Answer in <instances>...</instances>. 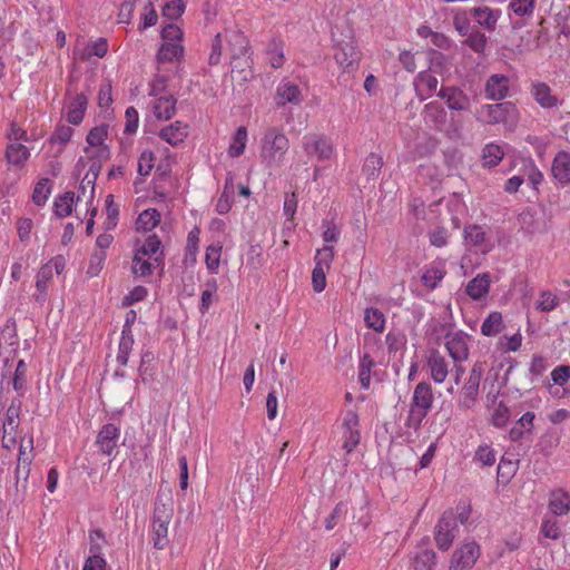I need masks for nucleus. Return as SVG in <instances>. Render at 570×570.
<instances>
[{"label": "nucleus", "instance_id": "nucleus-59", "mask_svg": "<svg viewBox=\"0 0 570 570\" xmlns=\"http://www.w3.org/2000/svg\"><path fill=\"white\" fill-rule=\"evenodd\" d=\"M107 137V126L101 125L94 127L87 135V142L92 147L101 146Z\"/></svg>", "mask_w": 570, "mask_h": 570}, {"label": "nucleus", "instance_id": "nucleus-40", "mask_svg": "<svg viewBox=\"0 0 570 570\" xmlns=\"http://www.w3.org/2000/svg\"><path fill=\"white\" fill-rule=\"evenodd\" d=\"M246 141H247V129H246V127L240 126L237 128V130L233 137V140L229 145V148H228L229 157H232V158L239 157L245 150Z\"/></svg>", "mask_w": 570, "mask_h": 570}, {"label": "nucleus", "instance_id": "nucleus-28", "mask_svg": "<svg viewBox=\"0 0 570 570\" xmlns=\"http://www.w3.org/2000/svg\"><path fill=\"white\" fill-rule=\"evenodd\" d=\"M532 92L542 108H553L558 105V98L551 94L550 87L544 82L533 85Z\"/></svg>", "mask_w": 570, "mask_h": 570}, {"label": "nucleus", "instance_id": "nucleus-51", "mask_svg": "<svg viewBox=\"0 0 570 570\" xmlns=\"http://www.w3.org/2000/svg\"><path fill=\"white\" fill-rule=\"evenodd\" d=\"M559 305V297L550 291H542L537 303V308L542 312H551Z\"/></svg>", "mask_w": 570, "mask_h": 570}, {"label": "nucleus", "instance_id": "nucleus-55", "mask_svg": "<svg viewBox=\"0 0 570 570\" xmlns=\"http://www.w3.org/2000/svg\"><path fill=\"white\" fill-rule=\"evenodd\" d=\"M27 364L23 360L18 361L13 372L12 385L16 391H21L26 385Z\"/></svg>", "mask_w": 570, "mask_h": 570}, {"label": "nucleus", "instance_id": "nucleus-42", "mask_svg": "<svg viewBox=\"0 0 570 570\" xmlns=\"http://www.w3.org/2000/svg\"><path fill=\"white\" fill-rule=\"evenodd\" d=\"M364 322L368 328L375 332H383L385 327L384 314L374 307H368L364 312Z\"/></svg>", "mask_w": 570, "mask_h": 570}, {"label": "nucleus", "instance_id": "nucleus-47", "mask_svg": "<svg viewBox=\"0 0 570 570\" xmlns=\"http://www.w3.org/2000/svg\"><path fill=\"white\" fill-rule=\"evenodd\" d=\"M17 350L16 348H3L0 346V360H1V368L0 376L1 379H6L12 374L13 361L16 358Z\"/></svg>", "mask_w": 570, "mask_h": 570}, {"label": "nucleus", "instance_id": "nucleus-37", "mask_svg": "<svg viewBox=\"0 0 570 570\" xmlns=\"http://www.w3.org/2000/svg\"><path fill=\"white\" fill-rule=\"evenodd\" d=\"M75 202V193L66 191L56 198L53 203L55 214L60 217H67L72 213V205Z\"/></svg>", "mask_w": 570, "mask_h": 570}, {"label": "nucleus", "instance_id": "nucleus-38", "mask_svg": "<svg viewBox=\"0 0 570 570\" xmlns=\"http://www.w3.org/2000/svg\"><path fill=\"white\" fill-rule=\"evenodd\" d=\"M156 266L158 265L154 261L151 262L150 259H146V256L135 253L131 272L136 276L146 277L151 275Z\"/></svg>", "mask_w": 570, "mask_h": 570}, {"label": "nucleus", "instance_id": "nucleus-60", "mask_svg": "<svg viewBox=\"0 0 570 570\" xmlns=\"http://www.w3.org/2000/svg\"><path fill=\"white\" fill-rule=\"evenodd\" d=\"M73 134V129L67 125H60L56 128L50 137V142H59L66 145Z\"/></svg>", "mask_w": 570, "mask_h": 570}, {"label": "nucleus", "instance_id": "nucleus-53", "mask_svg": "<svg viewBox=\"0 0 570 570\" xmlns=\"http://www.w3.org/2000/svg\"><path fill=\"white\" fill-rule=\"evenodd\" d=\"M185 8L183 0H171L164 6L163 14L165 18L176 20L184 13Z\"/></svg>", "mask_w": 570, "mask_h": 570}, {"label": "nucleus", "instance_id": "nucleus-26", "mask_svg": "<svg viewBox=\"0 0 570 570\" xmlns=\"http://www.w3.org/2000/svg\"><path fill=\"white\" fill-rule=\"evenodd\" d=\"M88 105L87 96L83 94H78L71 101L68 114H67V120L68 122L72 125H79L85 116L86 109Z\"/></svg>", "mask_w": 570, "mask_h": 570}, {"label": "nucleus", "instance_id": "nucleus-56", "mask_svg": "<svg viewBox=\"0 0 570 570\" xmlns=\"http://www.w3.org/2000/svg\"><path fill=\"white\" fill-rule=\"evenodd\" d=\"M446 68V58L445 56L436 50L430 51V66L429 70L433 73H442Z\"/></svg>", "mask_w": 570, "mask_h": 570}, {"label": "nucleus", "instance_id": "nucleus-2", "mask_svg": "<svg viewBox=\"0 0 570 570\" xmlns=\"http://www.w3.org/2000/svg\"><path fill=\"white\" fill-rule=\"evenodd\" d=\"M289 147L288 138L277 128H269L262 139V157L268 166H278Z\"/></svg>", "mask_w": 570, "mask_h": 570}, {"label": "nucleus", "instance_id": "nucleus-12", "mask_svg": "<svg viewBox=\"0 0 570 570\" xmlns=\"http://www.w3.org/2000/svg\"><path fill=\"white\" fill-rule=\"evenodd\" d=\"M515 111L511 102H499L482 107L481 117L483 121L490 125L505 122Z\"/></svg>", "mask_w": 570, "mask_h": 570}, {"label": "nucleus", "instance_id": "nucleus-21", "mask_svg": "<svg viewBox=\"0 0 570 570\" xmlns=\"http://www.w3.org/2000/svg\"><path fill=\"white\" fill-rule=\"evenodd\" d=\"M277 106L285 104L298 105L302 101V92L298 86L286 81L278 85L276 90Z\"/></svg>", "mask_w": 570, "mask_h": 570}, {"label": "nucleus", "instance_id": "nucleus-49", "mask_svg": "<svg viewBox=\"0 0 570 570\" xmlns=\"http://www.w3.org/2000/svg\"><path fill=\"white\" fill-rule=\"evenodd\" d=\"M503 157V151L499 145L488 144L483 148V165L488 167L497 166Z\"/></svg>", "mask_w": 570, "mask_h": 570}, {"label": "nucleus", "instance_id": "nucleus-50", "mask_svg": "<svg viewBox=\"0 0 570 570\" xmlns=\"http://www.w3.org/2000/svg\"><path fill=\"white\" fill-rule=\"evenodd\" d=\"M51 193L50 179L42 178L40 179L32 193V200L36 205L41 206L45 205L49 195Z\"/></svg>", "mask_w": 570, "mask_h": 570}, {"label": "nucleus", "instance_id": "nucleus-4", "mask_svg": "<svg viewBox=\"0 0 570 570\" xmlns=\"http://www.w3.org/2000/svg\"><path fill=\"white\" fill-rule=\"evenodd\" d=\"M334 59L344 71H352L357 68L361 60V52L354 45L352 37L337 39L333 32Z\"/></svg>", "mask_w": 570, "mask_h": 570}, {"label": "nucleus", "instance_id": "nucleus-63", "mask_svg": "<svg viewBox=\"0 0 570 570\" xmlns=\"http://www.w3.org/2000/svg\"><path fill=\"white\" fill-rule=\"evenodd\" d=\"M154 160L155 156L150 151H144L140 155L139 161H138V174L140 176H147L154 168Z\"/></svg>", "mask_w": 570, "mask_h": 570}, {"label": "nucleus", "instance_id": "nucleus-34", "mask_svg": "<svg viewBox=\"0 0 570 570\" xmlns=\"http://www.w3.org/2000/svg\"><path fill=\"white\" fill-rule=\"evenodd\" d=\"M28 444L30 446L29 452L26 451V448L21 444L19 448V455H18V464L16 469L17 474V481L20 479V471L24 470V480H27L29 473H30V464L32 461V450H33V439L30 436Z\"/></svg>", "mask_w": 570, "mask_h": 570}, {"label": "nucleus", "instance_id": "nucleus-5", "mask_svg": "<svg viewBox=\"0 0 570 570\" xmlns=\"http://www.w3.org/2000/svg\"><path fill=\"white\" fill-rule=\"evenodd\" d=\"M483 364L480 362L474 363L470 370L466 381L460 391V396L458 400V406L460 409L468 410L475 404L480 392V383L483 376Z\"/></svg>", "mask_w": 570, "mask_h": 570}, {"label": "nucleus", "instance_id": "nucleus-46", "mask_svg": "<svg viewBox=\"0 0 570 570\" xmlns=\"http://www.w3.org/2000/svg\"><path fill=\"white\" fill-rule=\"evenodd\" d=\"M518 463L519 460H511L502 456L497 472L498 481L503 483L509 482L518 470Z\"/></svg>", "mask_w": 570, "mask_h": 570}, {"label": "nucleus", "instance_id": "nucleus-11", "mask_svg": "<svg viewBox=\"0 0 570 570\" xmlns=\"http://www.w3.org/2000/svg\"><path fill=\"white\" fill-rule=\"evenodd\" d=\"M303 148L308 156L316 155L318 160L330 159L333 155V145L325 136H305Z\"/></svg>", "mask_w": 570, "mask_h": 570}, {"label": "nucleus", "instance_id": "nucleus-23", "mask_svg": "<svg viewBox=\"0 0 570 570\" xmlns=\"http://www.w3.org/2000/svg\"><path fill=\"white\" fill-rule=\"evenodd\" d=\"M136 254H140L146 257L148 256L149 258H151L154 255H157L154 257V262L157 265H161L164 262L161 242L155 234L147 237L145 243L139 248L136 249Z\"/></svg>", "mask_w": 570, "mask_h": 570}, {"label": "nucleus", "instance_id": "nucleus-36", "mask_svg": "<svg viewBox=\"0 0 570 570\" xmlns=\"http://www.w3.org/2000/svg\"><path fill=\"white\" fill-rule=\"evenodd\" d=\"M20 411H21V401L19 399H13L7 410L6 417L3 421L4 432H7V430L16 431L19 428Z\"/></svg>", "mask_w": 570, "mask_h": 570}, {"label": "nucleus", "instance_id": "nucleus-13", "mask_svg": "<svg viewBox=\"0 0 570 570\" xmlns=\"http://www.w3.org/2000/svg\"><path fill=\"white\" fill-rule=\"evenodd\" d=\"M119 436L120 431L115 424H105L96 439L99 451L105 455H111L117 449Z\"/></svg>", "mask_w": 570, "mask_h": 570}, {"label": "nucleus", "instance_id": "nucleus-44", "mask_svg": "<svg viewBox=\"0 0 570 570\" xmlns=\"http://www.w3.org/2000/svg\"><path fill=\"white\" fill-rule=\"evenodd\" d=\"M445 271L442 267L432 265L424 271L421 281L423 285L426 286L428 288L434 289L443 279Z\"/></svg>", "mask_w": 570, "mask_h": 570}, {"label": "nucleus", "instance_id": "nucleus-22", "mask_svg": "<svg viewBox=\"0 0 570 570\" xmlns=\"http://www.w3.org/2000/svg\"><path fill=\"white\" fill-rule=\"evenodd\" d=\"M438 82V79L430 71L419 72L415 80V89L420 100L431 97L436 91Z\"/></svg>", "mask_w": 570, "mask_h": 570}, {"label": "nucleus", "instance_id": "nucleus-62", "mask_svg": "<svg viewBox=\"0 0 570 570\" xmlns=\"http://www.w3.org/2000/svg\"><path fill=\"white\" fill-rule=\"evenodd\" d=\"M475 459L482 465H493L495 462V453L489 445H480L475 452Z\"/></svg>", "mask_w": 570, "mask_h": 570}, {"label": "nucleus", "instance_id": "nucleus-57", "mask_svg": "<svg viewBox=\"0 0 570 570\" xmlns=\"http://www.w3.org/2000/svg\"><path fill=\"white\" fill-rule=\"evenodd\" d=\"M98 546H91L90 551L92 556H90L83 566V570H105L106 561L101 558L97 552L99 551Z\"/></svg>", "mask_w": 570, "mask_h": 570}, {"label": "nucleus", "instance_id": "nucleus-24", "mask_svg": "<svg viewBox=\"0 0 570 570\" xmlns=\"http://www.w3.org/2000/svg\"><path fill=\"white\" fill-rule=\"evenodd\" d=\"M489 288L490 276L488 273H482L468 283L465 292L472 299H481L488 294Z\"/></svg>", "mask_w": 570, "mask_h": 570}, {"label": "nucleus", "instance_id": "nucleus-3", "mask_svg": "<svg viewBox=\"0 0 570 570\" xmlns=\"http://www.w3.org/2000/svg\"><path fill=\"white\" fill-rule=\"evenodd\" d=\"M458 532L459 528L455 512L453 509H448L443 512L434 529L436 547L442 551H448L456 538Z\"/></svg>", "mask_w": 570, "mask_h": 570}, {"label": "nucleus", "instance_id": "nucleus-15", "mask_svg": "<svg viewBox=\"0 0 570 570\" xmlns=\"http://www.w3.org/2000/svg\"><path fill=\"white\" fill-rule=\"evenodd\" d=\"M426 364L431 379L435 383H443L449 375V363L445 357L439 351L433 350L428 356Z\"/></svg>", "mask_w": 570, "mask_h": 570}, {"label": "nucleus", "instance_id": "nucleus-61", "mask_svg": "<svg viewBox=\"0 0 570 570\" xmlns=\"http://www.w3.org/2000/svg\"><path fill=\"white\" fill-rule=\"evenodd\" d=\"M510 419V410L502 402L498 404L492 415V423L498 428H503Z\"/></svg>", "mask_w": 570, "mask_h": 570}, {"label": "nucleus", "instance_id": "nucleus-17", "mask_svg": "<svg viewBox=\"0 0 570 570\" xmlns=\"http://www.w3.org/2000/svg\"><path fill=\"white\" fill-rule=\"evenodd\" d=\"M553 178L562 186L570 183V154L567 151H559L551 167Z\"/></svg>", "mask_w": 570, "mask_h": 570}, {"label": "nucleus", "instance_id": "nucleus-7", "mask_svg": "<svg viewBox=\"0 0 570 570\" xmlns=\"http://www.w3.org/2000/svg\"><path fill=\"white\" fill-rule=\"evenodd\" d=\"M480 554V548L475 542H469L455 549L449 570H468L473 567Z\"/></svg>", "mask_w": 570, "mask_h": 570}, {"label": "nucleus", "instance_id": "nucleus-58", "mask_svg": "<svg viewBox=\"0 0 570 570\" xmlns=\"http://www.w3.org/2000/svg\"><path fill=\"white\" fill-rule=\"evenodd\" d=\"M161 37L164 42L179 43L183 39V31L178 26L168 23L163 28Z\"/></svg>", "mask_w": 570, "mask_h": 570}, {"label": "nucleus", "instance_id": "nucleus-10", "mask_svg": "<svg viewBox=\"0 0 570 570\" xmlns=\"http://www.w3.org/2000/svg\"><path fill=\"white\" fill-rule=\"evenodd\" d=\"M469 336L463 332L448 333L445 335V347L454 363H461L469 357Z\"/></svg>", "mask_w": 570, "mask_h": 570}, {"label": "nucleus", "instance_id": "nucleus-52", "mask_svg": "<svg viewBox=\"0 0 570 570\" xmlns=\"http://www.w3.org/2000/svg\"><path fill=\"white\" fill-rule=\"evenodd\" d=\"M428 413L429 412L425 410L410 405V411L405 421V425L415 431L419 430L422 425L423 420L426 417Z\"/></svg>", "mask_w": 570, "mask_h": 570}, {"label": "nucleus", "instance_id": "nucleus-35", "mask_svg": "<svg viewBox=\"0 0 570 570\" xmlns=\"http://www.w3.org/2000/svg\"><path fill=\"white\" fill-rule=\"evenodd\" d=\"M383 166V158L374 153H371L366 158L362 167L363 174L368 180H374L379 177Z\"/></svg>", "mask_w": 570, "mask_h": 570}, {"label": "nucleus", "instance_id": "nucleus-18", "mask_svg": "<svg viewBox=\"0 0 570 570\" xmlns=\"http://www.w3.org/2000/svg\"><path fill=\"white\" fill-rule=\"evenodd\" d=\"M485 94L492 100H502L509 94V78L504 75H492L485 83Z\"/></svg>", "mask_w": 570, "mask_h": 570}, {"label": "nucleus", "instance_id": "nucleus-43", "mask_svg": "<svg viewBox=\"0 0 570 570\" xmlns=\"http://www.w3.org/2000/svg\"><path fill=\"white\" fill-rule=\"evenodd\" d=\"M134 343H135V341H134L132 333H128V331L121 332V338L119 342V348H118V354H117V362L120 365H122V366L127 365L129 354L132 350Z\"/></svg>", "mask_w": 570, "mask_h": 570}, {"label": "nucleus", "instance_id": "nucleus-6", "mask_svg": "<svg viewBox=\"0 0 570 570\" xmlns=\"http://www.w3.org/2000/svg\"><path fill=\"white\" fill-rule=\"evenodd\" d=\"M334 258V247L331 245H325L323 248L318 249L315 255V267L312 272V284L313 289L316 293H321L326 287V272L331 267V263Z\"/></svg>", "mask_w": 570, "mask_h": 570}, {"label": "nucleus", "instance_id": "nucleus-25", "mask_svg": "<svg viewBox=\"0 0 570 570\" xmlns=\"http://www.w3.org/2000/svg\"><path fill=\"white\" fill-rule=\"evenodd\" d=\"M187 135V126H184L180 121L166 126L159 132V137L171 146H177L183 142Z\"/></svg>", "mask_w": 570, "mask_h": 570}, {"label": "nucleus", "instance_id": "nucleus-16", "mask_svg": "<svg viewBox=\"0 0 570 570\" xmlns=\"http://www.w3.org/2000/svg\"><path fill=\"white\" fill-rule=\"evenodd\" d=\"M434 394L431 384L425 381L420 382L413 391L410 405L430 412L432 410Z\"/></svg>", "mask_w": 570, "mask_h": 570}, {"label": "nucleus", "instance_id": "nucleus-64", "mask_svg": "<svg viewBox=\"0 0 570 570\" xmlns=\"http://www.w3.org/2000/svg\"><path fill=\"white\" fill-rule=\"evenodd\" d=\"M389 352H397L405 343V337L401 332H389L385 337Z\"/></svg>", "mask_w": 570, "mask_h": 570}, {"label": "nucleus", "instance_id": "nucleus-9", "mask_svg": "<svg viewBox=\"0 0 570 570\" xmlns=\"http://www.w3.org/2000/svg\"><path fill=\"white\" fill-rule=\"evenodd\" d=\"M463 238L465 246L475 247L482 254L489 253L493 245L490 237L487 236L483 227L471 224L464 227Z\"/></svg>", "mask_w": 570, "mask_h": 570}, {"label": "nucleus", "instance_id": "nucleus-14", "mask_svg": "<svg viewBox=\"0 0 570 570\" xmlns=\"http://www.w3.org/2000/svg\"><path fill=\"white\" fill-rule=\"evenodd\" d=\"M438 96L445 100L451 110L463 111L470 108L469 97L455 87H442Z\"/></svg>", "mask_w": 570, "mask_h": 570}, {"label": "nucleus", "instance_id": "nucleus-41", "mask_svg": "<svg viewBox=\"0 0 570 570\" xmlns=\"http://www.w3.org/2000/svg\"><path fill=\"white\" fill-rule=\"evenodd\" d=\"M52 277V266L50 264H45L38 272L36 287L39 291V294L36 295V299L38 302H43L46 299V291L48 282Z\"/></svg>", "mask_w": 570, "mask_h": 570}, {"label": "nucleus", "instance_id": "nucleus-45", "mask_svg": "<svg viewBox=\"0 0 570 570\" xmlns=\"http://www.w3.org/2000/svg\"><path fill=\"white\" fill-rule=\"evenodd\" d=\"M463 43L475 53H483L487 48L488 38L481 31L472 29V31L465 36Z\"/></svg>", "mask_w": 570, "mask_h": 570}, {"label": "nucleus", "instance_id": "nucleus-32", "mask_svg": "<svg viewBox=\"0 0 570 570\" xmlns=\"http://www.w3.org/2000/svg\"><path fill=\"white\" fill-rule=\"evenodd\" d=\"M30 156L29 149L20 142H11L6 150V157L9 164L21 166Z\"/></svg>", "mask_w": 570, "mask_h": 570}, {"label": "nucleus", "instance_id": "nucleus-8", "mask_svg": "<svg viewBox=\"0 0 570 570\" xmlns=\"http://www.w3.org/2000/svg\"><path fill=\"white\" fill-rule=\"evenodd\" d=\"M229 43L238 47L232 55V70L244 72L246 68H249L250 63L249 57L246 56L249 49L248 41L243 33L234 32L229 38Z\"/></svg>", "mask_w": 570, "mask_h": 570}, {"label": "nucleus", "instance_id": "nucleus-27", "mask_svg": "<svg viewBox=\"0 0 570 570\" xmlns=\"http://www.w3.org/2000/svg\"><path fill=\"white\" fill-rule=\"evenodd\" d=\"M549 509L554 515H564L570 510V497L563 490L551 492Z\"/></svg>", "mask_w": 570, "mask_h": 570}, {"label": "nucleus", "instance_id": "nucleus-20", "mask_svg": "<svg viewBox=\"0 0 570 570\" xmlns=\"http://www.w3.org/2000/svg\"><path fill=\"white\" fill-rule=\"evenodd\" d=\"M423 117L425 122L435 129H441L446 122V111L438 101L424 106Z\"/></svg>", "mask_w": 570, "mask_h": 570}, {"label": "nucleus", "instance_id": "nucleus-39", "mask_svg": "<svg viewBox=\"0 0 570 570\" xmlns=\"http://www.w3.org/2000/svg\"><path fill=\"white\" fill-rule=\"evenodd\" d=\"M503 321L499 312H492L481 325V333L484 336H494L502 331Z\"/></svg>", "mask_w": 570, "mask_h": 570}, {"label": "nucleus", "instance_id": "nucleus-29", "mask_svg": "<svg viewBox=\"0 0 570 570\" xmlns=\"http://www.w3.org/2000/svg\"><path fill=\"white\" fill-rule=\"evenodd\" d=\"M233 202H234V178L229 174L226 177L224 191L220 195V197L218 198L217 204H216L217 213L220 215L227 214L232 208Z\"/></svg>", "mask_w": 570, "mask_h": 570}, {"label": "nucleus", "instance_id": "nucleus-31", "mask_svg": "<svg viewBox=\"0 0 570 570\" xmlns=\"http://www.w3.org/2000/svg\"><path fill=\"white\" fill-rule=\"evenodd\" d=\"M184 55V47L177 42H163L157 53V62L165 63L171 62L174 59H179Z\"/></svg>", "mask_w": 570, "mask_h": 570}, {"label": "nucleus", "instance_id": "nucleus-33", "mask_svg": "<svg viewBox=\"0 0 570 570\" xmlns=\"http://www.w3.org/2000/svg\"><path fill=\"white\" fill-rule=\"evenodd\" d=\"M160 220V214L155 208H149L144 210L139 214L137 220H136V229L138 232H149L154 227L157 226V224Z\"/></svg>", "mask_w": 570, "mask_h": 570}, {"label": "nucleus", "instance_id": "nucleus-1", "mask_svg": "<svg viewBox=\"0 0 570 570\" xmlns=\"http://www.w3.org/2000/svg\"><path fill=\"white\" fill-rule=\"evenodd\" d=\"M174 515V503L171 499L163 501L157 499L151 520V541L157 550H164L168 543V525Z\"/></svg>", "mask_w": 570, "mask_h": 570}, {"label": "nucleus", "instance_id": "nucleus-48", "mask_svg": "<svg viewBox=\"0 0 570 570\" xmlns=\"http://www.w3.org/2000/svg\"><path fill=\"white\" fill-rule=\"evenodd\" d=\"M436 553L433 550H423L413 559L415 570H432L435 566Z\"/></svg>", "mask_w": 570, "mask_h": 570}, {"label": "nucleus", "instance_id": "nucleus-19", "mask_svg": "<svg viewBox=\"0 0 570 570\" xmlns=\"http://www.w3.org/2000/svg\"><path fill=\"white\" fill-rule=\"evenodd\" d=\"M472 17L475 18L479 26L487 29L488 31H494L497 22L500 17V10H493L487 6L475 7L468 11Z\"/></svg>", "mask_w": 570, "mask_h": 570}, {"label": "nucleus", "instance_id": "nucleus-54", "mask_svg": "<svg viewBox=\"0 0 570 570\" xmlns=\"http://www.w3.org/2000/svg\"><path fill=\"white\" fill-rule=\"evenodd\" d=\"M534 0H511L510 9L520 17L531 16L534 9Z\"/></svg>", "mask_w": 570, "mask_h": 570}, {"label": "nucleus", "instance_id": "nucleus-30", "mask_svg": "<svg viewBox=\"0 0 570 570\" xmlns=\"http://www.w3.org/2000/svg\"><path fill=\"white\" fill-rule=\"evenodd\" d=\"M176 99L173 96L160 97L154 105V114L156 118L168 120L175 115Z\"/></svg>", "mask_w": 570, "mask_h": 570}]
</instances>
